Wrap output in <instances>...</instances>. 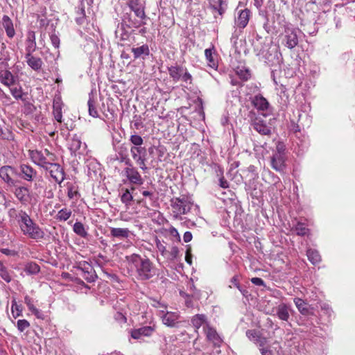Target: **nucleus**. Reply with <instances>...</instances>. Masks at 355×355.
Returning <instances> with one entry per match:
<instances>
[{"instance_id": "f257e3e1", "label": "nucleus", "mask_w": 355, "mask_h": 355, "mask_svg": "<svg viewBox=\"0 0 355 355\" xmlns=\"http://www.w3.org/2000/svg\"><path fill=\"white\" fill-rule=\"evenodd\" d=\"M127 268L130 275L139 281H147L157 274V268L146 256L132 254L125 256Z\"/></svg>"}, {"instance_id": "f03ea898", "label": "nucleus", "mask_w": 355, "mask_h": 355, "mask_svg": "<svg viewBox=\"0 0 355 355\" xmlns=\"http://www.w3.org/2000/svg\"><path fill=\"white\" fill-rule=\"evenodd\" d=\"M15 219L21 233L27 238L36 241L44 238L45 233L42 228L25 211L19 210L17 211Z\"/></svg>"}, {"instance_id": "7ed1b4c3", "label": "nucleus", "mask_w": 355, "mask_h": 355, "mask_svg": "<svg viewBox=\"0 0 355 355\" xmlns=\"http://www.w3.org/2000/svg\"><path fill=\"white\" fill-rule=\"evenodd\" d=\"M171 207L177 215L187 214L191 211L193 203L187 197L182 196V198H176L172 200Z\"/></svg>"}, {"instance_id": "20e7f679", "label": "nucleus", "mask_w": 355, "mask_h": 355, "mask_svg": "<svg viewBox=\"0 0 355 355\" xmlns=\"http://www.w3.org/2000/svg\"><path fill=\"white\" fill-rule=\"evenodd\" d=\"M130 153L132 159L135 161L136 164L139 166V168L142 171H146L148 170V167L146 164V148L142 146H132L130 148Z\"/></svg>"}, {"instance_id": "39448f33", "label": "nucleus", "mask_w": 355, "mask_h": 355, "mask_svg": "<svg viewBox=\"0 0 355 355\" xmlns=\"http://www.w3.org/2000/svg\"><path fill=\"white\" fill-rule=\"evenodd\" d=\"M298 29L291 26H286L284 32V44L290 49L295 47L298 44V37L297 35Z\"/></svg>"}, {"instance_id": "423d86ee", "label": "nucleus", "mask_w": 355, "mask_h": 355, "mask_svg": "<svg viewBox=\"0 0 355 355\" xmlns=\"http://www.w3.org/2000/svg\"><path fill=\"white\" fill-rule=\"evenodd\" d=\"M123 176L132 184L140 186L143 184L144 180L136 167L124 168L122 171Z\"/></svg>"}, {"instance_id": "0eeeda50", "label": "nucleus", "mask_w": 355, "mask_h": 355, "mask_svg": "<svg viewBox=\"0 0 355 355\" xmlns=\"http://www.w3.org/2000/svg\"><path fill=\"white\" fill-rule=\"evenodd\" d=\"M77 269L80 271V275L82 276L87 282H95L97 276L93 267L87 261L80 263Z\"/></svg>"}, {"instance_id": "6e6552de", "label": "nucleus", "mask_w": 355, "mask_h": 355, "mask_svg": "<svg viewBox=\"0 0 355 355\" xmlns=\"http://www.w3.org/2000/svg\"><path fill=\"white\" fill-rule=\"evenodd\" d=\"M17 174L16 169L11 166H3L0 168V178L8 186H15L16 181L12 176Z\"/></svg>"}, {"instance_id": "1a4fd4ad", "label": "nucleus", "mask_w": 355, "mask_h": 355, "mask_svg": "<svg viewBox=\"0 0 355 355\" xmlns=\"http://www.w3.org/2000/svg\"><path fill=\"white\" fill-rule=\"evenodd\" d=\"M251 125L261 135L270 136L272 134L271 128L261 118L255 117L252 120Z\"/></svg>"}, {"instance_id": "9d476101", "label": "nucleus", "mask_w": 355, "mask_h": 355, "mask_svg": "<svg viewBox=\"0 0 355 355\" xmlns=\"http://www.w3.org/2000/svg\"><path fill=\"white\" fill-rule=\"evenodd\" d=\"M206 338L208 341L211 342L216 347H220L223 343L222 338L220 337L216 330L211 327L209 324H206L203 327Z\"/></svg>"}, {"instance_id": "9b49d317", "label": "nucleus", "mask_w": 355, "mask_h": 355, "mask_svg": "<svg viewBox=\"0 0 355 355\" xmlns=\"http://www.w3.org/2000/svg\"><path fill=\"white\" fill-rule=\"evenodd\" d=\"M49 173L51 178L58 184H61L65 179V173L64 169L59 164L53 163L50 164Z\"/></svg>"}, {"instance_id": "f8f14e48", "label": "nucleus", "mask_w": 355, "mask_h": 355, "mask_svg": "<svg viewBox=\"0 0 355 355\" xmlns=\"http://www.w3.org/2000/svg\"><path fill=\"white\" fill-rule=\"evenodd\" d=\"M16 198L22 204L26 205L31 200V192L28 187L20 186L16 187L13 191Z\"/></svg>"}, {"instance_id": "ddd939ff", "label": "nucleus", "mask_w": 355, "mask_h": 355, "mask_svg": "<svg viewBox=\"0 0 355 355\" xmlns=\"http://www.w3.org/2000/svg\"><path fill=\"white\" fill-rule=\"evenodd\" d=\"M251 11L248 8L241 10L238 12V17L235 18V25L239 28H244L247 26L250 18Z\"/></svg>"}, {"instance_id": "4468645a", "label": "nucleus", "mask_w": 355, "mask_h": 355, "mask_svg": "<svg viewBox=\"0 0 355 355\" xmlns=\"http://www.w3.org/2000/svg\"><path fill=\"white\" fill-rule=\"evenodd\" d=\"M285 161V155L273 154L270 158V164L272 168L276 171L284 173L286 169Z\"/></svg>"}, {"instance_id": "2eb2a0df", "label": "nucleus", "mask_w": 355, "mask_h": 355, "mask_svg": "<svg viewBox=\"0 0 355 355\" xmlns=\"http://www.w3.org/2000/svg\"><path fill=\"white\" fill-rule=\"evenodd\" d=\"M31 156L33 162L44 168L45 170H49L50 164L53 163L47 161L46 157L44 155V153L41 151L35 150L31 153Z\"/></svg>"}, {"instance_id": "dca6fc26", "label": "nucleus", "mask_w": 355, "mask_h": 355, "mask_svg": "<svg viewBox=\"0 0 355 355\" xmlns=\"http://www.w3.org/2000/svg\"><path fill=\"white\" fill-rule=\"evenodd\" d=\"M21 178L28 182L33 181L37 176V171L31 166L22 164L19 166Z\"/></svg>"}, {"instance_id": "f3484780", "label": "nucleus", "mask_w": 355, "mask_h": 355, "mask_svg": "<svg viewBox=\"0 0 355 355\" xmlns=\"http://www.w3.org/2000/svg\"><path fill=\"white\" fill-rule=\"evenodd\" d=\"M128 5L131 11L134 12L135 16L140 19L146 18L144 6L139 1V0H130Z\"/></svg>"}, {"instance_id": "a211bd4d", "label": "nucleus", "mask_w": 355, "mask_h": 355, "mask_svg": "<svg viewBox=\"0 0 355 355\" xmlns=\"http://www.w3.org/2000/svg\"><path fill=\"white\" fill-rule=\"evenodd\" d=\"M134 60H145L150 55V49L148 44H145L140 46H133L131 49Z\"/></svg>"}, {"instance_id": "6ab92c4d", "label": "nucleus", "mask_w": 355, "mask_h": 355, "mask_svg": "<svg viewBox=\"0 0 355 355\" xmlns=\"http://www.w3.org/2000/svg\"><path fill=\"white\" fill-rule=\"evenodd\" d=\"M143 19H137L133 17L131 13L125 12L122 18L123 24H125L128 28H139L141 25L145 24V22L142 21Z\"/></svg>"}, {"instance_id": "aec40b11", "label": "nucleus", "mask_w": 355, "mask_h": 355, "mask_svg": "<svg viewBox=\"0 0 355 355\" xmlns=\"http://www.w3.org/2000/svg\"><path fill=\"white\" fill-rule=\"evenodd\" d=\"M291 308L288 305L282 303L276 308V315L282 321H288L290 318Z\"/></svg>"}, {"instance_id": "412c9836", "label": "nucleus", "mask_w": 355, "mask_h": 355, "mask_svg": "<svg viewBox=\"0 0 355 355\" xmlns=\"http://www.w3.org/2000/svg\"><path fill=\"white\" fill-rule=\"evenodd\" d=\"M33 53H26L25 58L28 65L34 71H39L42 69L43 62L41 58L35 57Z\"/></svg>"}, {"instance_id": "4be33fe9", "label": "nucleus", "mask_w": 355, "mask_h": 355, "mask_svg": "<svg viewBox=\"0 0 355 355\" xmlns=\"http://www.w3.org/2000/svg\"><path fill=\"white\" fill-rule=\"evenodd\" d=\"M35 50V33L33 31H28L26 39V53H33Z\"/></svg>"}, {"instance_id": "5701e85b", "label": "nucleus", "mask_w": 355, "mask_h": 355, "mask_svg": "<svg viewBox=\"0 0 355 355\" xmlns=\"http://www.w3.org/2000/svg\"><path fill=\"white\" fill-rule=\"evenodd\" d=\"M252 104L259 110L265 111L268 108L269 103L262 95H255L252 98Z\"/></svg>"}, {"instance_id": "b1692460", "label": "nucleus", "mask_w": 355, "mask_h": 355, "mask_svg": "<svg viewBox=\"0 0 355 355\" xmlns=\"http://www.w3.org/2000/svg\"><path fill=\"white\" fill-rule=\"evenodd\" d=\"M294 303L298 309L299 312L304 315H313V312L311 310L310 306L301 298H294Z\"/></svg>"}, {"instance_id": "393cba45", "label": "nucleus", "mask_w": 355, "mask_h": 355, "mask_svg": "<svg viewBox=\"0 0 355 355\" xmlns=\"http://www.w3.org/2000/svg\"><path fill=\"white\" fill-rule=\"evenodd\" d=\"M153 331L154 329L152 327L145 326L132 330L131 336L134 339H139L141 336H150Z\"/></svg>"}, {"instance_id": "a878e982", "label": "nucleus", "mask_w": 355, "mask_h": 355, "mask_svg": "<svg viewBox=\"0 0 355 355\" xmlns=\"http://www.w3.org/2000/svg\"><path fill=\"white\" fill-rule=\"evenodd\" d=\"M0 81L3 85L11 87L15 85L16 79L10 71L4 70L0 72Z\"/></svg>"}, {"instance_id": "bb28decb", "label": "nucleus", "mask_w": 355, "mask_h": 355, "mask_svg": "<svg viewBox=\"0 0 355 355\" xmlns=\"http://www.w3.org/2000/svg\"><path fill=\"white\" fill-rule=\"evenodd\" d=\"M205 55L208 65L213 69H216L218 67V62L216 59V50L214 46L206 49L205 51Z\"/></svg>"}, {"instance_id": "cd10ccee", "label": "nucleus", "mask_w": 355, "mask_h": 355, "mask_svg": "<svg viewBox=\"0 0 355 355\" xmlns=\"http://www.w3.org/2000/svg\"><path fill=\"white\" fill-rule=\"evenodd\" d=\"M86 167L87 168V175L92 177L96 175L98 170L100 169V164L94 158H88L86 162Z\"/></svg>"}, {"instance_id": "c85d7f7f", "label": "nucleus", "mask_w": 355, "mask_h": 355, "mask_svg": "<svg viewBox=\"0 0 355 355\" xmlns=\"http://www.w3.org/2000/svg\"><path fill=\"white\" fill-rule=\"evenodd\" d=\"M2 24L8 37L12 38L15 34L13 27V23L8 15H3L2 18Z\"/></svg>"}, {"instance_id": "c756f323", "label": "nucleus", "mask_w": 355, "mask_h": 355, "mask_svg": "<svg viewBox=\"0 0 355 355\" xmlns=\"http://www.w3.org/2000/svg\"><path fill=\"white\" fill-rule=\"evenodd\" d=\"M53 113L55 119L58 122L62 121V102L60 97L55 98L53 103Z\"/></svg>"}, {"instance_id": "7c9ffc66", "label": "nucleus", "mask_w": 355, "mask_h": 355, "mask_svg": "<svg viewBox=\"0 0 355 355\" xmlns=\"http://www.w3.org/2000/svg\"><path fill=\"white\" fill-rule=\"evenodd\" d=\"M179 315L174 312H167L162 318L163 323L171 327L176 326Z\"/></svg>"}, {"instance_id": "2f4dec72", "label": "nucleus", "mask_w": 355, "mask_h": 355, "mask_svg": "<svg viewBox=\"0 0 355 355\" xmlns=\"http://www.w3.org/2000/svg\"><path fill=\"white\" fill-rule=\"evenodd\" d=\"M130 230L128 228H116L112 227L110 229V235L112 237L117 239H127L130 235Z\"/></svg>"}, {"instance_id": "473e14b6", "label": "nucleus", "mask_w": 355, "mask_h": 355, "mask_svg": "<svg viewBox=\"0 0 355 355\" xmlns=\"http://www.w3.org/2000/svg\"><path fill=\"white\" fill-rule=\"evenodd\" d=\"M168 73L171 78L175 82L178 81L182 76L184 69L182 66H171L168 68Z\"/></svg>"}, {"instance_id": "72a5a7b5", "label": "nucleus", "mask_w": 355, "mask_h": 355, "mask_svg": "<svg viewBox=\"0 0 355 355\" xmlns=\"http://www.w3.org/2000/svg\"><path fill=\"white\" fill-rule=\"evenodd\" d=\"M306 256L309 261L313 265L319 263L322 260L319 252L315 249H308L306 251Z\"/></svg>"}, {"instance_id": "f704fd0d", "label": "nucleus", "mask_w": 355, "mask_h": 355, "mask_svg": "<svg viewBox=\"0 0 355 355\" xmlns=\"http://www.w3.org/2000/svg\"><path fill=\"white\" fill-rule=\"evenodd\" d=\"M191 323L197 331L202 324H207V317L204 314H196L192 318Z\"/></svg>"}, {"instance_id": "c9c22d12", "label": "nucleus", "mask_w": 355, "mask_h": 355, "mask_svg": "<svg viewBox=\"0 0 355 355\" xmlns=\"http://www.w3.org/2000/svg\"><path fill=\"white\" fill-rule=\"evenodd\" d=\"M209 3L211 8L218 12L220 16L224 14L226 8L223 6V0H210Z\"/></svg>"}, {"instance_id": "e433bc0d", "label": "nucleus", "mask_w": 355, "mask_h": 355, "mask_svg": "<svg viewBox=\"0 0 355 355\" xmlns=\"http://www.w3.org/2000/svg\"><path fill=\"white\" fill-rule=\"evenodd\" d=\"M76 17L75 19L77 24L81 26L83 25L86 21V14L85 7L83 3L76 10Z\"/></svg>"}, {"instance_id": "4c0bfd02", "label": "nucleus", "mask_w": 355, "mask_h": 355, "mask_svg": "<svg viewBox=\"0 0 355 355\" xmlns=\"http://www.w3.org/2000/svg\"><path fill=\"white\" fill-rule=\"evenodd\" d=\"M8 87L10 88V92L11 94L16 100L20 99L23 101H25V98H24V96L25 95V94L23 92L22 88L21 86H19V85L17 86L15 84L13 86Z\"/></svg>"}, {"instance_id": "58836bf2", "label": "nucleus", "mask_w": 355, "mask_h": 355, "mask_svg": "<svg viewBox=\"0 0 355 355\" xmlns=\"http://www.w3.org/2000/svg\"><path fill=\"white\" fill-rule=\"evenodd\" d=\"M81 144L80 139L76 135H74L69 143V149L71 153L78 151L80 148Z\"/></svg>"}, {"instance_id": "ea45409f", "label": "nucleus", "mask_w": 355, "mask_h": 355, "mask_svg": "<svg viewBox=\"0 0 355 355\" xmlns=\"http://www.w3.org/2000/svg\"><path fill=\"white\" fill-rule=\"evenodd\" d=\"M24 271L28 275H36L40 272V268L35 262H29L25 266Z\"/></svg>"}, {"instance_id": "a19ab883", "label": "nucleus", "mask_w": 355, "mask_h": 355, "mask_svg": "<svg viewBox=\"0 0 355 355\" xmlns=\"http://www.w3.org/2000/svg\"><path fill=\"white\" fill-rule=\"evenodd\" d=\"M293 230L298 236H302L306 235L309 232L306 225L302 222H297Z\"/></svg>"}, {"instance_id": "79ce46f5", "label": "nucleus", "mask_w": 355, "mask_h": 355, "mask_svg": "<svg viewBox=\"0 0 355 355\" xmlns=\"http://www.w3.org/2000/svg\"><path fill=\"white\" fill-rule=\"evenodd\" d=\"M73 229L76 234L83 238L87 237L88 234L83 224L80 222H76L73 225Z\"/></svg>"}, {"instance_id": "37998d69", "label": "nucleus", "mask_w": 355, "mask_h": 355, "mask_svg": "<svg viewBox=\"0 0 355 355\" xmlns=\"http://www.w3.org/2000/svg\"><path fill=\"white\" fill-rule=\"evenodd\" d=\"M71 216V211L70 209H68L67 208H64L60 209L57 215H56V219L59 221H66L68 220Z\"/></svg>"}, {"instance_id": "c03bdc74", "label": "nucleus", "mask_w": 355, "mask_h": 355, "mask_svg": "<svg viewBox=\"0 0 355 355\" xmlns=\"http://www.w3.org/2000/svg\"><path fill=\"white\" fill-rule=\"evenodd\" d=\"M87 105L89 107V114L90 116L93 117H98V111L95 107V101L93 98V96H89V98L87 101Z\"/></svg>"}, {"instance_id": "a18cd8bd", "label": "nucleus", "mask_w": 355, "mask_h": 355, "mask_svg": "<svg viewBox=\"0 0 355 355\" xmlns=\"http://www.w3.org/2000/svg\"><path fill=\"white\" fill-rule=\"evenodd\" d=\"M115 35L116 37H119L122 41L127 40L129 37V33L125 31L123 23H121V27L119 28L118 26L115 31Z\"/></svg>"}, {"instance_id": "49530a36", "label": "nucleus", "mask_w": 355, "mask_h": 355, "mask_svg": "<svg viewBox=\"0 0 355 355\" xmlns=\"http://www.w3.org/2000/svg\"><path fill=\"white\" fill-rule=\"evenodd\" d=\"M261 334L256 329H248L246 331V336L248 339L255 343V342L261 337Z\"/></svg>"}, {"instance_id": "de8ad7c7", "label": "nucleus", "mask_w": 355, "mask_h": 355, "mask_svg": "<svg viewBox=\"0 0 355 355\" xmlns=\"http://www.w3.org/2000/svg\"><path fill=\"white\" fill-rule=\"evenodd\" d=\"M80 195L78 191L77 187L73 184H69L67 186V196L69 197V198L73 199L74 198L78 197Z\"/></svg>"}, {"instance_id": "09e8293b", "label": "nucleus", "mask_w": 355, "mask_h": 355, "mask_svg": "<svg viewBox=\"0 0 355 355\" xmlns=\"http://www.w3.org/2000/svg\"><path fill=\"white\" fill-rule=\"evenodd\" d=\"M133 200V197L132 194L130 192V190L128 189H125L123 193L121 195V200L123 203L125 204L126 205H129L130 204V202Z\"/></svg>"}, {"instance_id": "8fccbe9b", "label": "nucleus", "mask_w": 355, "mask_h": 355, "mask_svg": "<svg viewBox=\"0 0 355 355\" xmlns=\"http://www.w3.org/2000/svg\"><path fill=\"white\" fill-rule=\"evenodd\" d=\"M236 73L239 77L243 81L248 80L250 78V72L248 69H238Z\"/></svg>"}, {"instance_id": "3c124183", "label": "nucleus", "mask_w": 355, "mask_h": 355, "mask_svg": "<svg viewBox=\"0 0 355 355\" xmlns=\"http://www.w3.org/2000/svg\"><path fill=\"white\" fill-rule=\"evenodd\" d=\"M130 141L133 144V146H141L144 144L142 137L137 134L131 135Z\"/></svg>"}, {"instance_id": "603ef678", "label": "nucleus", "mask_w": 355, "mask_h": 355, "mask_svg": "<svg viewBox=\"0 0 355 355\" xmlns=\"http://www.w3.org/2000/svg\"><path fill=\"white\" fill-rule=\"evenodd\" d=\"M29 327H30L29 322L25 319L18 320L17 322V329L20 332L24 331Z\"/></svg>"}, {"instance_id": "864d4df0", "label": "nucleus", "mask_w": 355, "mask_h": 355, "mask_svg": "<svg viewBox=\"0 0 355 355\" xmlns=\"http://www.w3.org/2000/svg\"><path fill=\"white\" fill-rule=\"evenodd\" d=\"M0 276L7 283L10 282L12 280L11 276L7 268H6L4 266L0 268Z\"/></svg>"}, {"instance_id": "5fc2aeb1", "label": "nucleus", "mask_w": 355, "mask_h": 355, "mask_svg": "<svg viewBox=\"0 0 355 355\" xmlns=\"http://www.w3.org/2000/svg\"><path fill=\"white\" fill-rule=\"evenodd\" d=\"M127 148L126 146H125V144H122L120 147H119V149L117 150V157H116V159L120 162V159L121 157H128V155H127Z\"/></svg>"}, {"instance_id": "6e6d98bb", "label": "nucleus", "mask_w": 355, "mask_h": 355, "mask_svg": "<svg viewBox=\"0 0 355 355\" xmlns=\"http://www.w3.org/2000/svg\"><path fill=\"white\" fill-rule=\"evenodd\" d=\"M252 45L254 47V52L257 55H260L263 53V46L261 45L259 40H257L256 42H254Z\"/></svg>"}, {"instance_id": "4d7b16f0", "label": "nucleus", "mask_w": 355, "mask_h": 355, "mask_svg": "<svg viewBox=\"0 0 355 355\" xmlns=\"http://www.w3.org/2000/svg\"><path fill=\"white\" fill-rule=\"evenodd\" d=\"M12 309V313H14L15 311H17L16 315H14V318H16L21 315L22 309L21 308L20 306L17 305L15 302H12V309Z\"/></svg>"}, {"instance_id": "13d9d810", "label": "nucleus", "mask_w": 355, "mask_h": 355, "mask_svg": "<svg viewBox=\"0 0 355 355\" xmlns=\"http://www.w3.org/2000/svg\"><path fill=\"white\" fill-rule=\"evenodd\" d=\"M24 302L31 312L36 309V307L33 304V300L29 296L26 295L24 297Z\"/></svg>"}, {"instance_id": "bf43d9fd", "label": "nucleus", "mask_w": 355, "mask_h": 355, "mask_svg": "<svg viewBox=\"0 0 355 355\" xmlns=\"http://www.w3.org/2000/svg\"><path fill=\"white\" fill-rule=\"evenodd\" d=\"M50 39H51L52 45L55 49H58L60 46V38L58 37V36L53 33L50 35Z\"/></svg>"}, {"instance_id": "052dcab7", "label": "nucleus", "mask_w": 355, "mask_h": 355, "mask_svg": "<svg viewBox=\"0 0 355 355\" xmlns=\"http://www.w3.org/2000/svg\"><path fill=\"white\" fill-rule=\"evenodd\" d=\"M266 343H267V338L265 337H261L255 342V344L259 347V349L260 348H265L266 347Z\"/></svg>"}, {"instance_id": "680f3d73", "label": "nucleus", "mask_w": 355, "mask_h": 355, "mask_svg": "<svg viewBox=\"0 0 355 355\" xmlns=\"http://www.w3.org/2000/svg\"><path fill=\"white\" fill-rule=\"evenodd\" d=\"M285 146L282 142H277L276 145V152L274 154H280L281 155H284Z\"/></svg>"}, {"instance_id": "e2e57ef3", "label": "nucleus", "mask_w": 355, "mask_h": 355, "mask_svg": "<svg viewBox=\"0 0 355 355\" xmlns=\"http://www.w3.org/2000/svg\"><path fill=\"white\" fill-rule=\"evenodd\" d=\"M181 78L184 82L191 83L192 76L187 71L186 69H184V72H182Z\"/></svg>"}, {"instance_id": "0e129e2a", "label": "nucleus", "mask_w": 355, "mask_h": 355, "mask_svg": "<svg viewBox=\"0 0 355 355\" xmlns=\"http://www.w3.org/2000/svg\"><path fill=\"white\" fill-rule=\"evenodd\" d=\"M251 282L256 286H266V284H265L264 281L261 278H259V277L252 278Z\"/></svg>"}, {"instance_id": "69168bd1", "label": "nucleus", "mask_w": 355, "mask_h": 355, "mask_svg": "<svg viewBox=\"0 0 355 355\" xmlns=\"http://www.w3.org/2000/svg\"><path fill=\"white\" fill-rule=\"evenodd\" d=\"M230 283L232 284L229 286L230 288H232V285H233L235 287H236L238 289H240L241 285L239 283V276L238 275H234V277H232V279H230Z\"/></svg>"}, {"instance_id": "338daca9", "label": "nucleus", "mask_w": 355, "mask_h": 355, "mask_svg": "<svg viewBox=\"0 0 355 355\" xmlns=\"http://www.w3.org/2000/svg\"><path fill=\"white\" fill-rule=\"evenodd\" d=\"M261 355H274L273 351L271 349L270 346H267L265 348H260Z\"/></svg>"}, {"instance_id": "774afa93", "label": "nucleus", "mask_w": 355, "mask_h": 355, "mask_svg": "<svg viewBox=\"0 0 355 355\" xmlns=\"http://www.w3.org/2000/svg\"><path fill=\"white\" fill-rule=\"evenodd\" d=\"M120 162L121 163H124L125 165H126V167L125 168H131V167H135L132 163V161L130 160V159L128 157V156L127 157H121L120 159Z\"/></svg>"}]
</instances>
